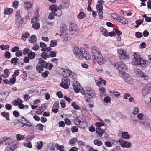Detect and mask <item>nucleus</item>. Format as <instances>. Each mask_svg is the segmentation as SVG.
<instances>
[{
	"label": "nucleus",
	"mask_w": 151,
	"mask_h": 151,
	"mask_svg": "<svg viewBox=\"0 0 151 151\" xmlns=\"http://www.w3.org/2000/svg\"><path fill=\"white\" fill-rule=\"evenodd\" d=\"M55 146L57 149L59 150H63L64 149V147L62 145H59L57 144H56L55 145Z\"/></svg>",
	"instance_id": "60"
},
{
	"label": "nucleus",
	"mask_w": 151,
	"mask_h": 151,
	"mask_svg": "<svg viewBox=\"0 0 151 151\" xmlns=\"http://www.w3.org/2000/svg\"><path fill=\"white\" fill-rule=\"evenodd\" d=\"M84 92L83 94H85L86 96H89L92 98H94L95 96V91L90 88H86L84 90Z\"/></svg>",
	"instance_id": "11"
},
{
	"label": "nucleus",
	"mask_w": 151,
	"mask_h": 151,
	"mask_svg": "<svg viewBox=\"0 0 151 151\" xmlns=\"http://www.w3.org/2000/svg\"><path fill=\"white\" fill-rule=\"evenodd\" d=\"M133 70L135 74L139 76H141L143 73L140 69L137 68H134Z\"/></svg>",
	"instance_id": "26"
},
{
	"label": "nucleus",
	"mask_w": 151,
	"mask_h": 151,
	"mask_svg": "<svg viewBox=\"0 0 151 151\" xmlns=\"http://www.w3.org/2000/svg\"><path fill=\"white\" fill-rule=\"evenodd\" d=\"M46 109L45 106H40L36 111V112L37 114H41Z\"/></svg>",
	"instance_id": "25"
},
{
	"label": "nucleus",
	"mask_w": 151,
	"mask_h": 151,
	"mask_svg": "<svg viewBox=\"0 0 151 151\" xmlns=\"http://www.w3.org/2000/svg\"><path fill=\"white\" fill-rule=\"evenodd\" d=\"M70 83V80L68 79L66 77H65L62 78L60 86L61 87L65 89H67L68 88V86Z\"/></svg>",
	"instance_id": "13"
},
{
	"label": "nucleus",
	"mask_w": 151,
	"mask_h": 151,
	"mask_svg": "<svg viewBox=\"0 0 151 151\" xmlns=\"http://www.w3.org/2000/svg\"><path fill=\"white\" fill-rule=\"evenodd\" d=\"M44 125L41 124H38L36 126V128L40 131H42L43 129Z\"/></svg>",
	"instance_id": "53"
},
{
	"label": "nucleus",
	"mask_w": 151,
	"mask_h": 151,
	"mask_svg": "<svg viewBox=\"0 0 151 151\" xmlns=\"http://www.w3.org/2000/svg\"><path fill=\"white\" fill-rule=\"evenodd\" d=\"M67 70V69H64L59 68L57 69V72L59 74L62 75L63 76H65L66 75Z\"/></svg>",
	"instance_id": "19"
},
{
	"label": "nucleus",
	"mask_w": 151,
	"mask_h": 151,
	"mask_svg": "<svg viewBox=\"0 0 151 151\" xmlns=\"http://www.w3.org/2000/svg\"><path fill=\"white\" fill-rule=\"evenodd\" d=\"M91 50L93 55V61L94 63H97L100 65L103 63V57L98 48L96 46H93L91 47Z\"/></svg>",
	"instance_id": "1"
},
{
	"label": "nucleus",
	"mask_w": 151,
	"mask_h": 151,
	"mask_svg": "<svg viewBox=\"0 0 151 151\" xmlns=\"http://www.w3.org/2000/svg\"><path fill=\"white\" fill-rule=\"evenodd\" d=\"M6 143L7 147L5 151H13L15 149V147L14 145V144L11 142L10 139L7 138L6 140H4Z\"/></svg>",
	"instance_id": "6"
},
{
	"label": "nucleus",
	"mask_w": 151,
	"mask_h": 151,
	"mask_svg": "<svg viewBox=\"0 0 151 151\" xmlns=\"http://www.w3.org/2000/svg\"><path fill=\"white\" fill-rule=\"evenodd\" d=\"M57 52L56 51H52L50 52L49 53V56L54 57L56 56Z\"/></svg>",
	"instance_id": "58"
},
{
	"label": "nucleus",
	"mask_w": 151,
	"mask_h": 151,
	"mask_svg": "<svg viewBox=\"0 0 151 151\" xmlns=\"http://www.w3.org/2000/svg\"><path fill=\"white\" fill-rule=\"evenodd\" d=\"M35 53L34 52H31L28 53V56L31 59H32L35 58Z\"/></svg>",
	"instance_id": "44"
},
{
	"label": "nucleus",
	"mask_w": 151,
	"mask_h": 151,
	"mask_svg": "<svg viewBox=\"0 0 151 151\" xmlns=\"http://www.w3.org/2000/svg\"><path fill=\"white\" fill-rule=\"evenodd\" d=\"M24 21L23 18L15 19V24L18 27L22 26Z\"/></svg>",
	"instance_id": "16"
},
{
	"label": "nucleus",
	"mask_w": 151,
	"mask_h": 151,
	"mask_svg": "<svg viewBox=\"0 0 151 151\" xmlns=\"http://www.w3.org/2000/svg\"><path fill=\"white\" fill-rule=\"evenodd\" d=\"M49 74V72L47 70L43 72L42 74V76L43 78H46L48 76Z\"/></svg>",
	"instance_id": "56"
},
{
	"label": "nucleus",
	"mask_w": 151,
	"mask_h": 151,
	"mask_svg": "<svg viewBox=\"0 0 151 151\" xmlns=\"http://www.w3.org/2000/svg\"><path fill=\"white\" fill-rule=\"evenodd\" d=\"M119 22L123 24H126L127 23L128 21L126 18L122 17Z\"/></svg>",
	"instance_id": "45"
},
{
	"label": "nucleus",
	"mask_w": 151,
	"mask_h": 151,
	"mask_svg": "<svg viewBox=\"0 0 151 151\" xmlns=\"http://www.w3.org/2000/svg\"><path fill=\"white\" fill-rule=\"evenodd\" d=\"M85 50L83 49H79L78 47H74L73 49V52L76 57L79 60H83V53Z\"/></svg>",
	"instance_id": "4"
},
{
	"label": "nucleus",
	"mask_w": 151,
	"mask_h": 151,
	"mask_svg": "<svg viewBox=\"0 0 151 151\" xmlns=\"http://www.w3.org/2000/svg\"><path fill=\"white\" fill-rule=\"evenodd\" d=\"M39 20L37 17H34L32 19L31 22L32 23H36V22Z\"/></svg>",
	"instance_id": "63"
},
{
	"label": "nucleus",
	"mask_w": 151,
	"mask_h": 151,
	"mask_svg": "<svg viewBox=\"0 0 151 151\" xmlns=\"http://www.w3.org/2000/svg\"><path fill=\"white\" fill-rule=\"evenodd\" d=\"M111 102V98L109 96H106L104 99L103 103L104 104L106 105V104L109 103Z\"/></svg>",
	"instance_id": "22"
},
{
	"label": "nucleus",
	"mask_w": 151,
	"mask_h": 151,
	"mask_svg": "<svg viewBox=\"0 0 151 151\" xmlns=\"http://www.w3.org/2000/svg\"><path fill=\"white\" fill-rule=\"evenodd\" d=\"M57 6L55 5H52L50 6L49 9L52 12H55L57 10Z\"/></svg>",
	"instance_id": "48"
},
{
	"label": "nucleus",
	"mask_w": 151,
	"mask_h": 151,
	"mask_svg": "<svg viewBox=\"0 0 151 151\" xmlns=\"http://www.w3.org/2000/svg\"><path fill=\"white\" fill-rule=\"evenodd\" d=\"M119 74L127 83L131 84H132L133 83V80L129 74L123 71H119Z\"/></svg>",
	"instance_id": "3"
},
{
	"label": "nucleus",
	"mask_w": 151,
	"mask_h": 151,
	"mask_svg": "<svg viewBox=\"0 0 151 151\" xmlns=\"http://www.w3.org/2000/svg\"><path fill=\"white\" fill-rule=\"evenodd\" d=\"M85 14L83 11L80 12L79 14L77 16V17L78 19H81L85 17Z\"/></svg>",
	"instance_id": "35"
},
{
	"label": "nucleus",
	"mask_w": 151,
	"mask_h": 151,
	"mask_svg": "<svg viewBox=\"0 0 151 151\" xmlns=\"http://www.w3.org/2000/svg\"><path fill=\"white\" fill-rule=\"evenodd\" d=\"M122 137L124 139H129V136L128 133L127 132H124L122 134Z\"/></svg>",
	"instance_id": "37"
},
{
	"label": "nucleus",
	"mask_w": 151,
	"mask_h": 151,
	"mask_svg": "<svg viewBox=\"0 0 151 151\" xmlns=\"http://www.w3.org/2000/svg\"><path fill=\"white\" fill-rule=\"evenodd\" d=\"M15 55L17 57L21 56L22 55V50H18L15 53Z\"/></svg>",
	"instance_id": "55"
},
{
	"label": "nucleus",
	"mask_w": 151,
	"mask_h": 151,
	"mask_svg": "<svg viewBox=\"0 0 151 151\" xmlns=\"http://www.w3.org/2000/svg\"><path fill=\"white\" fill-rule=\"evenodd\" d=\"M96 131L100 137L102 136L103 133L105 131V129H102L101 128H96Z\"/></svg>",
	"instance_id": "31"
},
{
	"label": "nucleus",
	"mask_w": 151,
	"mask_h": 151,
	"mask_svg": "<svg viewBox=\"0 0 151 151\" xmlns=\"http://www.w3.org/2000/svg\"><path fill=\"white\" fill-rule=\"evenodd\" d=\"M24 145L26 147H27L29 148H31L32 147V145L31 143L29 142L28 143H24Z\"/></svg>",
	"instance_id": "59"
},
{
	"label": "nucleus",
	"mask_w": 151,
	"mask_h": 151,
	"mask_svg": "<svg viewBox=\"0 0 151 151\" xmlns=\"http://www.w3.org/2000/svg\"><path fill=\"white\" fill-rule=\"evenodd\" d=\"M30 35L29 32H26L25 33H23L21 37V39L22 40L25 41L26 40L29 38Z\"/></svg>",
	"instance_id": "24"
},
{
	"label": "nucleus",
	"mask_w": 151,
	"mask_h": 151,
	"mask_svg": "<svg viewBox=\"0 0 151 151\" xmlns=\"http://www.w3.org/2000/svg\"><path fill=\"white\" fill-rule=\"evenodd\" d=\"M18 1L15 0L13 2L12 6L13 7L16 8L18 7Z\"/></svg>",
	"instance_id": "54"
},
{
	"label": "nucleus",
	"mask_w": 151,
	"mask_h": 151,
	"mask_svg": "<svg viewBox=\"0 0 151 151\" xmlns=\"http://www.w3.org/2000/svg\"><path fill=\"white\" fill-rule=\"evenodd\" d=\"M78 122L82 128H85L87 127L88 124L86 121H83L81 122L80 121H79Z\"/></svg>",
	"instance_id": "30"
},
{
	"label": "nucleus",
	"mask_w": 151,
	"mask_h": 151,
	"mask_svg": "<svg viewBox=\"0 0 151 151\" xmlns=\"http://www.w3.org/2000/svg\"><path fill=\"white\" fill-rule=\"evenodd\" d=\"M22 14V12L21 11H17L15 14V19L22 18H23L21 16Z\"/></svg>",
	"instance_id": "34"
},
{
	"label": "nucleus",
	"mask_w": 151,
	"mask_h": 151,
	"mask_svg": "<svg viewBox=\"0 0 151 151\" xmlns=\"http://www.w3.org/2000/svg\"><path fill=\"white\" fill-rule=\"evenodd\" d=\"M149 89L148 88V86L145 85L144 87L142 90V93L143 96H145L149 93Z\"/></svg>",
	"instance_id": "17"
},
{
	"label": "nucleus",
	"mask_w": 151,
	"mask_h": 151,
	"mask_svg": "<svg viewBox=\"0 0 151 151\" xmlns=\"http://www.w3.org/2000/svg\"><path fill=\"white\" fill-rule=\"evenodd\" d=\"M100 29L102 34L104 36H108V32L103 27L100 28Z\"/></svg>",
	"instance_id": "33"
},
{
	"label": "nucleus",
	"mask_w": 151,
	"mask_h": 151,
	"mask_svg": "<svg viewBox=\"0 0 151 151\" xmlns=\"http://www.w3.org/2000/svg\"><path fill=\"white\" fill-rule=\"evenodd\" d=\"M114 66L116 69H118L119 71L122 70H126L127 69V68L125 63L122 62H119L114 64Z\"/></svg>",
	"instance_id": "10"
},
{
	"label": "nucleus",
	"mask_w": 151,
	"mask_h": 151,
	"mask_svg": "<svg viewBox=\"0 0 151 151\" xmlns=\"http://www.w3.org/2000/svg\"><path fill=\"white\" fill-rule=\"evenodd\" d=\"M57 45V40H53L51 41L50 45V46L51 47H54L56 46Z\"/></svg>",
	"instance_id": "43"
},
{
	"label": "nucleus",
	"mask_w": 151,
	"mask_h": 151,
	"mask_svg": "<svg viewBox=\"0 0 151 151\" xmlns=\"http://www.w3.org/2000/svg\"><path fill=\"white\" fill-rule=\"evenodd\" d=\"M83 58H84L86 60H91V57L89 54L87 52L86 50H84L83 53Z\"/></svg>",
	"instance_id": "28"
},
{
	"label": "nucleus",
	"mask_w": 151,
	"mask_h": 151,
	"mask_svg": "<svg viewBox=\"0 0 151 151\" xmlns=\"http://www.w3.org/2000/svg\"><path fill=\"white\" fill-rule=\"evenodd\" d=\"M43 67L41 64L37 66L36 70L37 72L39 73H41L43 70Z\"/></svg>",
	"instance_id": "32"
},
{
	"label": "nucleus",
	"mask_w": 151,
	"mask_h": 151,
	"mask_svg": "<svg viewBox=\"0 0 151 151\" xmlns=\"http://www.w3.org/2000/svg\"><path fill=\"white\" fill-rule=\"evenodd\" d=\"M29 40L30 43H34L36 42L37 38L35 35H33L31 36Z\"/></svg>",
	"instance_id": "23"
},
{
	"label": "nucleus",
	"mask_w": 151,
	"mask_h": 151,
	"mask_svg": "<svg viewBox=\"0 0 151 151\" xmlns=\"http://www.w3.org/2000/svg\"><path fill=\"white\" fill-rule=\"evenodd\" d=\"M41 56L44 59H46L49 57V55L47 53L43 52L42 53Z\"/></svg>",
	"instance_id": "46"
},
{
	"label": "nucleus",
	"mask_w": 151,
	"mask_h": 151,
	"mask_svg": "<svg viewBox=\"0 0 151 151\" xmlns=\"http://www.w3.org/2000/svg\"><path fill=\"white\" fill-rule=\"evenodd\" d=\"M93 142L95 145L98 146H100L102 144V142L98 139L94 140Z\"/></svg>",
	"instance_id": "38"
},
{
	"label": "nucleus",
	"mask_w": 151,
	"mask_h": 151,
	"mask_svg": "<svg viewBox=\"0 0 151 151\" xmlns=\"http://www.w3.org/2000/svg\"><path fill=\"white\" fill-rule=\"evenodd\" d=\"M143 21L144 19H139L138 20L136 21L135 23L137 24L140 25L143 23Z\"/></svg>",
	"instance_id": "62"
},
{
	"label": "nucleus",
	"mask_w": 151,
	"mask_h": 151,
	"mask_svg": "<svg viewBox=\"0 0 151 151\" xmlns=\"http://www.w3.org/2000/svg\"><path fill=\"white\" fill-rule=\"evenodd\" d=\"M95 82L97 86H99L102 82V79L101 78H100L99 80H95Z\"/></svg>",
	"instance_id": "64"
},
{
	"label": "nucleus",
	"mask_w": 151,
	"mask_h": 151,
	"mask_svg": "<svg viewBox=\"0 0 151 151\" xmlns=\"http://www.w3.org/2000/svg\"><path fill=\"white\" fill-rule=\"evenodd\" d=\"M9 47L8 45H2L0 46V48L3 50H6Z\"/></svg>",
	"instance_id": "51"
},
{
	"label": "nucleus",
	"mask_w": 151,
	"mask_h": 151,
	"mask_svg": "<svg viewBox=\"0 0 151 151\" xmlns=\"http://www.w3.org/2000/svg\"><path fill=\"white\" fill-rule=\"evenodd\" d=\"M54 13L56 16L58 17L60 16L62 14V11L61 9H57Z\"/></svg>",
	"instance_id": "49"
},
{
	"label": "nucleus",
	"mask_w": 151,
	"mask_h": 151,
	"mask_svg": "<svg viewBox=\"0 0 151 151\" xmlns=\"http://www.w3.org/2000/svg\"><path fill=\"white\" fill-rule=\"evenodd\" d=\"M119 142L121 146L124 148H129L131 147V143L128 141H125L123 140H119Z\"/></svg>",
	"instance_id": "14"
},
{
	"label": "nucleus",
	"mask_w": 151,
	"mask_h": 151,
	"mask_svg": "<svg viewBox=\"0 0 151 151\" xmlns=\"http://www.w3.org/2000/svg\"><path fill=\"white\" fill-rule=\"evenodd\" d=\"M39 63L41 64L43 67L49 70H51L53 66L52 63H47L42 59H40Z\"/></svg>",
	"instance_id": "12"
},
{
	"label": "nucleus",
	"mask_w": 151,
	"mask_h": 151,
	"mask_svg": "<svg viewBox=\"0 0 151 151\" xmlns=\"http://www.w3.org/2000/svg\"><path fill=\"white\" fill-rule=\"evenodd\" d=\"M99 121H101L102 122H97L95 124V125L96 126V128H101L100 127H101L104 125V122L102 121V119H100Z\"/></svg>",
	"instance_id": "27"
},
{
	"label": "nucleus",
	"mask_w": 151,
	"mask_h": 151,
	"mask_svg": "<svg viewBox=\"0 0 151 151\" xmlns=\"http://www.w3.org/2000/svg\"><path fill=\"white\" fill-rule=\"evenodd\" d=\"M66 28V26L65 24H63L60 28V30L62 33H63L65 31Z\"/></svg>",
	"instance_id": "52"
},
{
	"label": "nucleus",
	"mask_w": 151,
	"mask_h": 151,
	"mask_svg": "<svg viewBox=\"0 0 151 151\" xmlns=\"http://www.w3.org/2000/svg\"><path fill=\"white\" fill-rule=\"evenodd\" d=\"M97 4L96 6V8L97 10L99 17L100 19H101L103 17V5L104 4V1L102 0H100L98 1Z\"/></svg>",
	"instance_id": "5"
},
{
	"label": "nucleus",
	"mask_w": 151,
	"mask_h": 151,
	"mask_svg": "<svg viewBox=\"0 0 151 151\" xmlns=\"http://www.w3.org/2000/svg\"><path fill=\"white\" fill-rule=\"evenodd\" d=\"M73 86L75 92L76 93L80 92L83 94L84 90L83 88H81L80 84L76 81H73Z\"/></svg>",
	"instance_id": "8"
},
{
	"label": "nucleus",
	"mask_w": 151,
	"mask_h": 151,
	"mask_svg": "<svg viewBox=\"0 0 151 151\" xmlns=\"http://www.w3.org/2000/svg\"><path fill=\"white\" fill-rule=\"evenodd\" d=\"M32 6V3L29 2H25L24 7L27 9H30Z\"/></svg>",
	"instance_id": "39"
},
{
	"label": "nucleus",
	"mask_w": 151,
	"mask_h": 151,
	"mask_svg": "<svg viewBox=\"0 0 151 151\" xmlns=\"http://www.w3.org/2000/svg\"><path fill=\"white\" fill-rule=\"evenodd\" d=\"M66 73L65 76L66 77H70L71 78L73 79L76 78V75L73 72L70 71L68 68H67Z\"/></svg>",
	"instance_id": "15"
},
{
	"label": "nucleus",
	"mask_w": 151,
	"mask_h": 151,
	"mask_svg": "<svg viewBox=\"0 0 151 151\" xmlns=\"http://www.w3.org/2000/svg\"><path fill=\"white\" fill-rule=\"evenodd\" d=\"M77 25L74 23L71 24L69 27V31L70 34L71 35H76L78 33Z\"/></svg>",
	"instance_id": "9"
},
{
	"label": "nucleus",
	"mask_w": 151,
	"mask_h": 151,
	"mask_svg": "<svg viewBox=\"0 0 151 151\" xmlns=\"http://www.w3.org/2000/svg\"><path fill=\"white\" fill-rule=\"evenodd\" d=\"M133 56L132 63L133 65L137 64L143 67L146 66V61L142 59L139 54L134 53Z\"/></svg>",
	"instance_id": "2"
},
{
	"label": "nucleus",
	"mask_w": 151,
	"mask_h": 151,
	"mask_svg": "<svg viewBox=\"0 0 151 151\" xmlns=\"http://www.w3.org/2000/svg\"><path fill=\"white\" fill-rule=\"evenodd\" d=\"M118 53L119 58L124 60H128L129 57V55L127 53L126 51L123 49H120L118 50Z\"/></svg>",
	"instance_id": "7"
},
{
	"label": "nucleus",
	"mask_w": 151,
	"mask_h": 151,
	"mask_svg": "<svg viewBox=\"0 0 151 151\" xmlns=\"http://www.w3.org/2000/svg\"><path fill=\"white\" fill-rule=\"evenodd\" d=\"M13 11V9L12 8H7L4 10V15L10 14Z\"/></svg>",
	"instance_id": "29"
},
{
	"label": "nucleus",
	"mask_w": 151,
	"mask_h": 151,
	"mask_svg": "<svg viewBox=\"0 0 151 151\" xmlns=\"http://www.w3.org/2000/svg\"><path fill=\"white\" fill-rule=\"evenodd\" d=\"M4 74L1 75L0 76L5 78H8L10 73L8 69H5L4 71Z\"/></svg>",
	"instance_id": "20"
},
{
	"label": "nucleus",
	"mask_w": 151,
	"mask_h": 151,
	"mask_svg": "<svg viewBox=\"0 0 151 151\" xmlns=\"http://www.w3.org/2000/svg\"><path fill=\"white\" fill-rule=\"evenodd\" d=\"M99 91H100V96L101 98L106 95V91L104 88H100Z\"/></svg>",
	"instance_id": "21"
},
{
	"label": "nucleus",
	"mask_w": 151,
	"mask_h": 151,
	"mask_svg": "<svg viewBox=\"0 0 151 151\" xmlns=\"http://www.w3.org/2000/svg\"><path fill=\"white\" fill-rule=\"evenodd\" d=\"M16 81V78L15 77L12 76V78L10 79V81L9 82V85H12L14 84Z\"/></svg>",
	"instance_id": "42"
},
{
	"label": "nucleus",
	"mask_w": 151,
	"mask_h": 151,
	"mask_svg": "<svg viewBox=\"0 0 151 151\" xmlns=\"http://www.w3.org/2000/svg\"><path fill=\"white\" fill-rule=\"evenodd\" d=\"M23 101L20 99L17 98L12 101V103L14 106H17L20 104L23 103Z\"/></svg>",
	"instance_id": "18"
},
{
	"label": "nucleus",
	"mask_w": 151,
	"mask_h": 151,
	"mask_svg": "<svg viewBox=\"0 0 151 151\" xmlns=\"http://www.w3.org/2000/svg\"><path fill=\"white\" fill-rule=\"evenodd\" d=\"M18 60V59L16 57L12 58L11 60V63L13 64L14 65H16Z\"/></svg>",
	"instance_id": "47"
},
{
	"label": "nucleus",
	"mask_w": 151,
	"mask_h": 151,
	"mask_svg": "<svg viewBox=\"0 0 151 151\" xmlns=\"http://www.w3.org/2000/svg\"><path fill=\"white\" fill-rule=\"evenodd\" d=\"M40 24L39 23H36L32 25V27L35 29L37 30L39 29L40 27Z\"/></svg>",
	"instance_id": "41"
},
{
	"label": "nucleus",
	"mask_w": 151,
	"mask_h": 151,
	"mask_svg": "<svg viewBox=\"0 0 151 151\" xmlns=\"http://www.w3.org/2000/svg\"><path fill=\"white\" fill-rule=\"evenodd\" d=\"M139 112V109L137 107H135L133 109V113L134 115L137 114Z\"/></svg>",
	"instance_id": "57"
},
{
	"label": "nucleus",
	"mask_w": 151,
	"mask_h": 151,
	"mask_svg": "<svg viewBox=\"0 0 151 151\" xmlns=\"http://www.w3.org/2000/svg\"><path fill=\"white\" fill-rule=\"evenodd\" d=\"M43 143L42 141L37 142V144L36 146L37 149L40 150L43 147Z\"/></svg>",
	"instance_id": "36"
},
{
	"label": "nucleus",
	"mask_w": 151,
	"mask_h": 151,
	"mask_svg": "<svg viewBox=\"0 0 151 151\" xmlns=\"http://www.w3.org/2000/svg\"><path fill=\"white\" fill-rule=\"evenodd\" d=\"M71 106L75 109L78 110L80 109V107L75 102H72Z\"/></svg>",
	"instance_id": "40"
},
{
	"label": "nucleus",
	"mask_w": 151,
	"mask_h": 151,
	"mask_svg": "<svg viewBox=\"0 0 151 151\" xmlns=\"http://www.w3.org/2000/svg\"><path fill=\"white\" fill-rule=\"evenodd\" d=\"M16 137L17 139L19 141H20L21 140H24L25 138V137L24 136L20 134H17L16 135Z\"/></svg>",
	"instance_id": "50"
},
{
	"label": "nucleus",
	"mask_w": 151,
	"mask_h": 151,
	"mask_svg": "<svg viewBox=\"0 0 151 151\" xmlns=\"http://www.w3.org/2000/svg\"><path fill=\"white\" fill-rule=\"evenodd\" d=\"M56 15L54 12H51L49 14L48 18L50 19H53L54 16Z\"/></svg>",
	"instance_id": "61"
}]
</instances>
